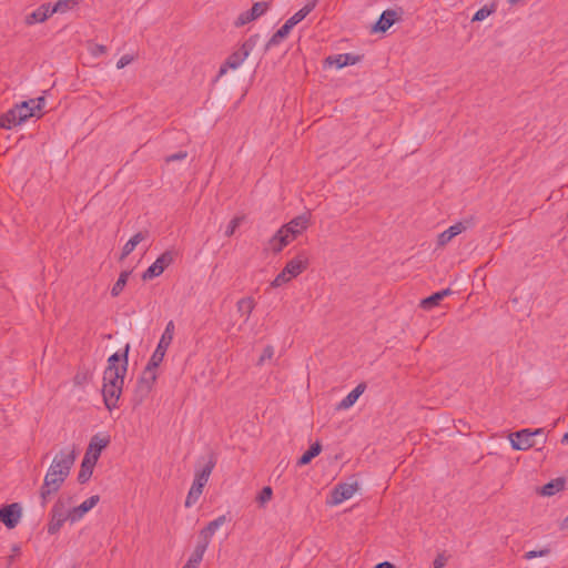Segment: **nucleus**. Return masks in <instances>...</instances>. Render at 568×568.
<instances>
[{
    "label": "nucleus",
    "instance_id": "nucleus-45",
    "mask_svg": "<svg viewBox=\"0 0 568 568\" xmlns=\"http://www.w3.org/2000/svg\"><path fill=\"white\" fill-rule=\"evenodd\" d=\"M187 158V152L186 151H179L174 154H171V155H168L165 158V162L166 163H170V162H173V161H182V160H185Z\"/></svg>",
    "mask_w": 568,
    "mask_h": 568
},
{
    "label": "nucleus",
    "instance_id": "nucleus-49",
    "mask_svg": "<svg viewBox=\"0 0 568 568\" xmlns=\"http://www.w3.org/2000/svg\"><path fill=\"white\" fill-rule=\"evenodd\" d=\"M280 232H283L282 235L285 246H287L291 242L295 240V237H293L288 232H285L283 227L280 229Z\"/></svg>",
    "mask_w": 568,
    "mask_h": 568
},
{
    "label": "nucleus",
    "instance_id": "nucleus-22",
    "mask_svg": "<svg viewBox=\"0 0 568 568\" xmlns=\"http://www.w3.org/2000/svg\"><path fill=\"white\" fill-rule=\"evenodd\" d=\"M130 351V345L126 344L122 352H116L112 354L108 358V364L105 368H120L122 365H125V369H128V355Z\"/></svg>",
    "mask_w": 568,
    "mask_h": 568
},
{
    "label": "nucleus",
    "instance_id": "nucleus-35",
    "mask_svg": "<svg viewBox=\"0 0 568 568\" xmlns=\"http://www.w3.org/2000/svg\"><path fill=\"white\" fill-rule=\"evenodd\" d=\"M497 7L495 3L486 4L476 11L471 21H483L496 11Z\"/></svg>",
    "mask_w": 568,
    "mask_h": 568
},
{
    "label": "nucleus",
    "instance_id": "nucleus-36",
    "mask_svg": "<svg viewBox=\"0 0 568 568\" xmlns=\"http://www.w3.org/2000/svg\"><path fill=\"white\" fill-rule=\"evenodd\" d=\"M268 10V3L265 1L255 2L250 9V14L256 20Z\"/></svg>",
    "mask_w": 568,
    "mask_h": 568
},
{
    "label": "nucleus",
    "instance_id": "nucleus-24",
    "mask_svg": "<svg viewBox=\"0 0 568 568\" xmlns=\"http://www.w3.org/2000/svg\"><path fill=\"white\" fill-rule=\"evenodd\" d=\"M149 236V232L148 231H143V232H138L136 234H134L123 246L122 248V254H121V260L125 258L128 255H130L134 248L136 247L138 244H140L142 241H144L145 239H148Z\"/></svg>",
    "mask_w": 568,
    "mask_h": 568
},
{
    "label": "nucleus",
    "instance_id": "nucleus-17",
    "mask_svg": "<svg viewBox=\"0 0 568 568\" xmlns=\"http://www.w3.org/2000/svg\"><path fill=\"white\" fill-rule=\"evenodd\" d=\"M100 500V497L98 495H93L91 497H89L88 499H85L82 504H80L79 506L77 507H73L72 509L69 510V514H70V521L71 523H77L79 521L80 519L83 518V516L90 511L94 506H97V504L99 503Z\"/></svg>",
    "mask_w": 568,
    "mask_h": 568
},
{
    "label": "nucleus",
    "instance_id": "nucleus-54",
    "mask_svg": "<svg viewBox=\"0 0 568 568\" xmlns=\"http://www.w3.org/2000/svg\"><path fill=\"white\" fill-rule=\"evenodd\" d=\"M564 527L568 528V516L564 519Z\"/></svg>",
    "mask_w": 568,
    "mask_h": 568
},
{
    "label": "nucleus",
    "instance_id": "nucleus-20",
    "mask_svg": "<svg viewBox=\"0 0 568 568\" xmlns=\"http://www.w3.org/2000/svg\"><path fill=\"white\" fill-rule=\"evenodd\" d=\"M308 226V217L307 215H298L294 217L292 221H290L287 224L283 225L282 227L285 230V232H288L293 237H297L300 234H302Z\"/></svg>",
    "mask_w": 568,
    "mask_h": 568
},
{
    "label": "nucleus",
    "instance_id": "nucleus-14",
    "mask_svg": "<svg viewBox=\"0 0 568 568\" xmlns=\"http://www.w3.org/2000/svg\"><path fill=\"white\" fill-rule=\"evenodd\" d=\"M21 518V507L18 504H10L0 508V521L8 528H14Z\"/></svg>",
    "mask_w": 568,
    "mask_h": 568
},
{
    "label": "nucleus",
    "instance_id": "nucleus-48",
    "mask_svg": "<svg viewBox=\"0 0 568 568\" xmlns=\"http://www.w3.org/2000/svg\"><path fill=\"white\" fill-rule=\"evenodd\" d=\"M106 52V47L103 44H95L92 49V54L98 57Z\"/></svg>",
    "mask_w": 568,
    "mask_h": 568
},
{
    "label": "nucleus",
    "instance_id": "nucleus-8",
    "mask_svg": "<svg viewBox=\"0 0 568 568\" xmlns=\"http://www.w3.org/2000/svg\"><path fill=\"white\" fill-rule=\"evenodd\" d=\"M67 520H70L69 510L65 509L63 500L59 499L51 509L48 532L55 535Z\"/></svg>",
    "mask_w": 568,
    "mask_h": 568
},
{
    "label": "nucleus",
    "instance_id": "nucleus-42",
    "mask_svg": "<svg viewBox=\"0 0 568 568\" xmlns=\"http://www.w3.org/2000/svg\"><path fill=\"white\" fill-rule=\"evenodd\" d=\"M253 20H255V19L253 18V16L250 14V10H247V11L242 12L237 17L234 24H235V27L240 28V27H243V26L250 23Z\"/></svg>",
    "mask_w": 568,
    "mask_h": 568
},
{
    "label": "nucleus",
    "instance_id": "nucleus-50",
    "mask_svg": "<svg viewBox=\"0 0 568 568\" xmlns=\"http://www.w3.org/2000/svg\"><path fill=\"white\" fill-rule=\"evenodd\" d=\"M439 295H440V298L443 300L444 297L446 296H449L453 294L452 290L450 288H445V290H442L439 292H437Z\"/></svg>",
    "mask_w": 568,
    "mask_h": 568
},
{
    "label": "nucleus",
    "instance_id": "nucleus-21",
    "mask_svg": "<svg viewBox=\"0 0 568 568\" xmlns=\"http://www.w3.org/2000/svg\"><path fill=\"white\" fill-rule=\"evenodd\" d=\"M366 385L364 383L358 384L351 393L347 394L337 405V409L346 410L351 408L358 397L365 392Z\"/></svg>",
    "mask_w": 568,
    "mask_h": 568
},
{
    "label": "nucleus",
    "instance_id": "nucleus-12",
    "mask_svg": "<svg viewBox=\"0 0 568 568\" xmlns=\"http://www.w3.org/2000/svg\"><path fill=\"white\" fill-rule=\"evenodd\" d=\"M358 488L357 483L338 484L332 491L331 505H339L353 497Z\"/></svg>",
    "mask_w": 568,
    "mask_h": 568
},
{
    "label": "nucleus",
    "instance_id": "nucleus-39",
    "mask_svg": "<svg viewBox=\"0 0 568 568\" xmlns=\"http://www.w3.org/2000/svg\"><path fill=\"white\" fill-rule=\"evenodd\" d=\"M293 278L284 271L282 270L281 273L277 274V276L272 281L271 287H280Z\"/></svg>",
    "mask_w": 568,
    "mask_h": 568
},
{
    "label": "nucleus",
    "instance_id": "nucleus-4",
    "mask_svg": "<svg viewBox=\"0 0 568 568\" xmlns=\"http://www.w3.org/2000/svg\"><path fill=\"white\" fill-rule=\"evenodd\" d=\"M215 467V459L211 457L202 469L195 471V476L192 486L187 493L185 499V507L190 508L197 503L200 499L203 488L207 484L210 476Z\"/></svg>",
    "mask_w": 568,
    "mask_h": 568
},
{
    "label": "nucleus",
    "instance_id": "nucleus-3",
    "mask_svg": "<svg viewBox=\"0 0 568 568\" xmlns=\"http://www.w3.org/2000/svg\"><path fill=\"white\" fill-rule=\"evenodd\" d=\"M125 365L120 368H105L103 373L102 395L105 407L112 410L118 407L121 397L124 377L126 374Z\"/></svg>",
    "mask_w": 568,
    "mask_h": 568
},
{
    "label": "nucleus",
    "instance_id": "nucleus-7",
    "mask_svg": "<svg viewBox=\"0 0 568 568\" xmlns=\"http://www.w3.org/2000/svg\"><path fill=\"white\" fill-rule=\"evenodd\" d=\"M544 435V428L530 430L528 428L520 429L508 435L511 448L515 450H528L536 445L535 438Z\"/></svg>",
    "mask_w": 568,
    "mask_h": 568
},
{
    "label": "nucleus",
    "instance_id": "nucleus-46",
    "mask_svg": "<svg viewBox=\"0 0 568 568\" xmlns=\"http://www.w3.org/2000/svg\"><path fill=\"white\" fill-rule=\"evenodd\" d=\"M29 101H30L31 106L33 108L34 112L41 111L45 103L44 97H39L37 99H31Z\"/></svg>",
    "mask_w": 568,
    "mask_h": 568
},
{
    "label": "nucleus",
    "instance_id": "nucleus-37",
    "mask_svg": "<svg viewBox=\"0 0 568 568\" xmlns=\"http://www.w3.org/2000/svg\"><path fill=\"white\" fill-rule=\"evenodd\" d=\"M440 301V295L436 292L433 295L422 300L420 307L424 310H432L433 307L437 306Z\"/></svg>",
    "mask_w": 568,
    "mask_h": 568
},
{
    "label": "nucleus",
    "instance_id": "nucleus-52",
    "mask_svg": "<svg viewBox=\"0 0 568 568\" xmlns=\"http://www.w3.org/2000/svg\"><path fill=\"white\" fill-rule=\"evenodd\" d=\"M561 443H562L564 445H568V432L562 436V438H561Z\"/></svg>",
    "mask_w": 568,
    "mask_h": 568
},
{
    "label": "nucleus",
    "instance_id": "nucleus-31",
    "mask_svg": "<svg viewBox=\"0 0 568 568\" xmlns=\"http://www.w3.org/2000/svg\"><path fill=\"white\" fill-rule=\"evenodd\" d=\"M564 488L562 479H555L544 485L540 493L544 496H552L556 493L560 491Z\"/></svg>",
    "mask_w": 568,
    "mask_h": 568
},
{
    "label": "nucleus",
    "instance_id": "nucleus-15",
    "mask_svg": "<svg viewBox=\"0 0 568 568\" xmlns=\"http://www.w3.org/2000/svg\"><path fill=\"white\" fill-rule=\"evenodd\" d=\"M227 521L225 515H221L214 520L210 521L199 534V542L209 547L214 534Z\"/></svg>",
    "mask_w": 568,
    "mask_h": 568
},
{
    "label": "nucleus",
    "instance_id": "nucleus-6",
    "mask_svg": "<svg viewBox=\"0 0 568 568\" xmlns=\"http://www.w3.org/2000/svg\"><path fill=\"white\" fill-rule=\"evenodd\" d=\"M174 328L175 326L173 321H170L166 324L165 329L159 341V344L148 363L149 369H156L159 365L162 363L165 353L173 341Z\"/></svg>",
    "mask_w": 568,
    "mask_h": 568
},
{
    "label": "nucleus",
    "instance_id": "nucleus-26",
    "mask_svg": "<svg viewBox=\"0 0 568 568\" xmlns=\"http://www.w3.org/2000/svg\"><path fill=\"white\" fill-rule=\"evenodd\" d=\"M293 28V24L286 20L285 23L268 40L266 48L270 49L278 45L290 34Z\"/></svg>",
    "mask_w": 568,
    "mask_h": 568
},
{
    "label": "nucleus",
    "instance_id": "nucleus-44",
    "mask_svg": "<svg viewBox=\"0 0 568 568\" xmlns=\"http://www.w3.org/2000/svg\"><path fill=\"white\" fill-rule=\"evenodd\" d=\"M448 562V556L445 552L438 554L433 561L434 568H443Z\"/></svg>",
    "mask_w": 568,
    "mask_h": 568
},
{
    "label": "nucleus",
    "instance_id": "nucleus-27",
    "mask_svg": "<svg viewBox=\"0 0 568 568\" xmlns=\"http://www.w3.org/2000/svg\"><path fill=\"white\" fill-rule=\"evenodd\" d=\"M237 312L244 316V322H247L253 310L255 308V301L251 296L243 297L236 303Z\"/></svg>",
    "mask_w": 568,
    "mask_h": 568
},
{
    "label": "nucleus",
    "instance_id": "nucleus-43",
    "mask_svg": "<svg viewBox=\"0 0 568 568\" xmlns=\"http://www.w3.org/2000/svg\"><path fill=\"white\" fill-rule=\"evenodd\" d=\"M273 356H274V347L271 346V345H267L263 349V353H262V355L260 356V358L257 361V365L262 366L265 363V361L272 359Z\"/></svg>",
    "mask_w": 568,
    "mask_h": 568
},
{
    "label": "nucleus",
    "instance_id": "nucleus-29",
    "mask_svg": "<svg viewBox=\"0 0 568 568\" xmlns=\"http://www.w3.org/2000/svg\"><path fill=\"white\" fill-rule=\"evenodd\" d=\"M329 63H335L338 69L353 65L359 61V58L357 55L351 54V53H343L338 54L334 58L332 61L331 58L328 59Z\"/></svg>",
    "mask_w": 568,
    "mask_h": 568
},
{
    "label": "nucleus",
    "instance_id": "nucleus-38",
    "mask_svg": "<svg viewBox=\"0 0 568 568\" xmlns=\"http://www.w3.org/2000/svg\"><path fill=\"white\" fill-rule=\"evenodd\" d=\"M244 217L243 216H235L233 217L225 230V236L231 237L236 229L242 224Z\"/></svg>",
    "mask_w": 568,
    "mask_h": 568
},
{
    "label": "nucleus",
    "instance_id": "nucleus-13",
    "mask_svg": "<svg viewBox=\"0 0 568 568\" xmlns=\"http://www.w3.org/2000/svg\"><path fill=\"white\" fill-rule=\"evenodd\" d=\"M57 13V11H53V4L51 3H43L39 6L34 11L27 14L24 18V23L27 26H33L36 23H42L45 20H48L51 16Z\"/></svg>",
    "mask_w": 568,
    "mask_h": 568
},
{
    "label": "nucleus",
    "instance_id": "nucleus-25",
    "mask_svg": "<svg viewBox=\"0 0 568 568\" xmlns=\"http://www.w3.org/2000/svg\"><path fill=\"white\" fill-rule=\"evenodd\" d=\"M317 0H306V3L302 9L295 12L288 20L293 27L304 20L316 7Z\"/></svg>",
    "mask_w": 568,
    "mask_h": 568
},
{
    "label": "nucleus",
    "instance_id": "nucleus-30",
    "mask_svg": "<svg viewBox=\"0 0 568 568\" xmlns=\"http://www.w3.org/2000/svg\"><path fill=\"white\" fill-rule=\"evenodd\" d=\"M322 452V446L320 443L313 444L298 459L297 464L300 466L308 464L314 457L320 455Z\"/></svg>",
    "mask_w": 568,
    "mask_h": 568
},
{
    "label": "nucleus",
    "instance_id": "nucleus-1",
    "mask_svg": "<svg viewBox=\"0 0 568 568\" xmlns=\"http://www.w3.org/2000/svg\"><path fill=\"white\" fill-rule=\"evenodd\" d=\"M75 457V449L73 447L63 448L54 456L40 488L42 507H45L52 495L61 488L70 474Z\"/></svg>",
    "mask_w": 568,
    "mask_h": 568
},
{
    "label": "nucleus",
    "instance_id": "nucleus-53",
    "mask_svg": "<svg viewBox=\"0 0 568 568\" xmlns=\"http://www.w3.org/2000/svg\"><path fill=\"white\" fill-rule=\"evenodd\" d=\"M182 568H199L197 566L186 561V564Z\"/></svg>",
    "mask_w": 568,
    "mask_h": 568
},
{
    "label": "nucleus",
    "instance_id": "nucleus-5",
    "mask_svg": "<svg viewBox=\"0 0 568 568\" xmlns=\"http://www.w3.org/2000/svg\"><path fill=\"white\" fill-rule=\"evenodd\" d=\"M36 115L30 101H23L0 115V128L12 129Z\"/></svg>",
    "mask_w": 568,
    "mask_h": 568
},
{
    "label": "nucleus",
    "instance_id": "nucleus-40",
    "mask_svg": "<svg viewBox=\"0 0 568 568\" xmlns=\"http://www.w3.org/2000/svg\"><path fill=\"white\" fill-rule=\"evenodd\" d=\"M272 495H273V490H272V488H271L270 486H266V487H264V488L260 491L258 496L256 497V500H257V503H260L261 505H264V504H266L267 501H270V500H271Z\"/></svg>",
    "mask_w": 568,
    "mask_h": 568
},
{
    "label": "nucleus",
    "instance_id": "nucleus-32",
    "mask_svg": "<svg viewBox=\"0 0 568 568\" xmlns=\"http://www.w3.org/2000/svg\"><path fill=\"white\" fill-rule=\"evenodd\" d=\"M206 550H207V546L197 541V544H196L193 552L191 554L190 558L187 559V561L199 567L201 561L203 560V556Z\"/></svg>",
    "mask_w": 568,
    "mask_h": 568
},
{
    "label": "nucleus",
    "instance_id": "nucleus-19",
    "mask_svg": "<svg viewBox=\"0 0 568 568\" xmlns=\"http://www.w3.org/2000/svg\"><path fill=\"white\" fill-rule=\"evenodd\" d=\"M468 225L465 222H457L454 225H450L447 230L442 232L437 237L438 246H445L448 244L455 236L467 230Z\"/></svg>",
    "mask_w": 568,
    "mask_h": 568
},
{
    "label": "nucleus",
    "instance_id": "nucleus-28",
    "mask_svg": "<svg viewBox=\"0 0 568 568\" xmlns=\"http://www.w3.org/2000/svg\"><path fill=\"white\" fill-rule=\"evenodd\" d=\"M97 462L89 458V457H83V460H82V464H81V469L79 471V475H78V480L81 483V484H84L87 483L90 477L92 476V473H93V468L95 466Z\"/></svg>",
    "mask_w": 568,
    "mask_h": 568
},
{
    "label": "nucleus",
    "instance_id": "nucleus-34",
    "mask_svg": "<svg viewBox=\"0 0 568 568\" xmlns=\"http://www.w3.org/2000/svg\"><path fill=\"white\" fill-rule=\"evenodd\" d=\"M129 276H130V273L124 271L120 274L119 278L116 280V282L114 283V285L112 286L111 288V295L112 296H118L120 295V293L123 291V288L125 287L126 285V282L129 280Z\"/></svg>",
    "mask_w": 568,
    "mask_h": 568
},
{
    "label": "nucleus",
    "instance_id": "nucleus-23",
    "mask_svg": "<svg viewBox=\"0 0 568 568\" xmlns=\"http://www.w3.org/2000/svg\"><path fill=\"white\" fill-rule=\"evenodd\" d=\"M397 13L394 10H386L382 13L378 21L375 24L376 31H387L396 21Z\"/></svg>",
    "mask_w": 568,
    "mask_h": 568
},
{
    "label": "nucleus",
    "instance_id": "nucleus-11",
    "mask_svg": "<svg viewBox=\"0 0 568 568\" xmlns=\"http://www.w3.org/2000/svg\"><path fill=\"white\" fill-rule=\"evenodd\" d=\"M173 263V253L166 251L162 253L154 263H152L146 271L143 273V280H151L160 276L166 267Z\"/></svg>",
    "mask_w": 568,
    "mask_h": 568
},
{
    "label": "nucleus",
    "instance_id": "nucleus-10",
    "mask_svg": "<svg viewBox=\"0 0 568 568\" xmlns=\"http://www.w3.org/2000/svg\"><path fill=\"white\" fill-rule=\"evenodd\" d=\"M156 369H149V365H146L142 376L140 377L136 389L135 397L138 398V403H142L144 398H146L156 381Z\"/></svg>",
    "mask_w": 568,
    "mask_h": 568
},
{
    "label": "nucleus",
    "instance_id": "nucleus-51",
    "mask_svg": "<svg viewBox=\"0 0 568 568\" xmlns=\"http://www.w3.org/2000/svg\"><path fill=\"white\" fill-rule=\"evenodd\" d=\"M374 568H395L393 564L388 561L379 562Z\"/></svg>",
    "mask_w": 568,
    "mask_h": 568
},
{
    "label": "nucleus",
    "instance_id": "nucleus-9",
    "mask_svg": "<svg viewBox=\"0 0 568 568\" xmlns=\"http://www.w3.org/2000/svg\"><path fill=\"white\" fill-rule=\"evenodd\" d=\"M253 44L248 42H244L241 48L234 51L225 61L224 64L221 65L219 70V77L224 75L227 72V69H237L250 55L252 51Z\"/></svg>",
    "mask_w": 568,
    "mask_h": 568
},
{
    "label": "nucleus",
    "instance_id": "nucleus-2",
    "mask_svg": "<svg viewBox=\"0 0 568 568\" xmlns=\"http://www.w3.org/2000/svg\"><path fill=\"white\" fill-rule=\"evenodd\" d=\"M75 457V449L73 447L63 448L54 456L40 488L42 507H45L52 495L61 488L70 474Z\"/></svg>",
    "mask_w": 568,
    "mask_h": 568
},
{
    "label": "nucleus",
    "instance_id": "nucleus-47",
    "mask_svg": "<svg viewBox=\"0 0 568 568\" xmlns=\"http://www.w3.org/2000/svg\"><path fill=\"white\" fill-rule=\"evenodd\" d=\"M134 60V57L131 55V54H124L122 55L119 61L116 62V68L118 69H123L124 67H126L128 64H130L132 61Z\"/></svg>",
    "mask_w": 568,
    "mask_h": 568
},
{
    "label": "nucleus",
    "instance_id": "nucleus-18",
    "mask_svg": "<svg viewBox=\"0 0 568 568\" xmlns=\"http://www.w3.org/2000/svg\"><path fill=\"white\" fill-rule=\"evenodd\" d=\"M109 437L94 435L90 440L84 456L98 462L101 452L109 445Z\"/></svg>",
    "mask_w": 568,
    "mask_h": 568
},
{
    "label": "nucleus",
    "instance_id": "nucleus-41",
    "mask_svg": "<svg viewBox=\"0 0 568 568\" xmlns=\"http://www.w3.org/2000/svg\"><path fill=\"white\" fill-rule=\"evenodd\" d=\"M549 554H550V548L545 547V548H542V549H540V550H538V551H537V550H530V551H527V552L524 555V558H525L526 560H531V559H534V558H536V557H546V556H548Z\"/></svg>",
    "mask_w": 568,
    "mask_h": 568
},
{
    "label": "nucleus",
    "instance_id": "nucleus-33",
    "mask_svg": "<svg viewBox=\"0 0 568 568\" xmlns=\"http://www.w3.org/2000/svg\"><path fill=\"white\" fill-rule=\"evenodd\" d=\"M282 233L278 230L268 241V248L274 253H278L285 247Z\"/></svg>",
    "mask_w": 568,
    "mask_h": 568
},
{
    "label": "nucleus",
    "instance_id": "nucleus-16",
    "mask_svg": "<svg viewBox=\"0 0 568 568\" xmlns=\"http://www.w3.org/2000/svg\"><path fill=\"white\" fill-rule=\"evenodd\" d=\"M308 266V256L305 252L298 253L294 258L288 261L284 266V271L292 277L295 278L303 273Z\"/></svg>",
    "mask_w": 568,
    "mask_h": 568
}]
</instances>
